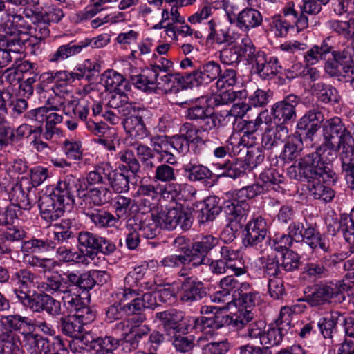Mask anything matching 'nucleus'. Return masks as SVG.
Masks as SVG:
<instances>
[{"label": "nucleus", "mask_w": 354, "mask_h": 354, "mask_svg": "<svg viewBox=\"0 0 354 354\" xmlns=\"http://www.w3.org/2000/svg\"><path fill=\"white\" fill-rule=\"evenodd\" d=\"M106 271L92 270L83 273L68 271L59 274L54 272L39 287L44 291L54 294L69 293L76 290L84 291L92 289L95 284L102 285L109 280Z\"/></svg>", "instance_id": "obj_1"}, {"label": "nucleus", "mask_w": 354, "mask_h": 354, "mask_svg": "<svg viewBox=\"0 0 354 354\" xmlns=\"http://www.w3.org/2000/svg\"><path fill=\"white\" fill-rule=\"evenodd\" d=\"M48 277L44 281L38 283V277L35 273L28 268L19 270L11 278V283L16 286L12 290V299H17L24 307L33 310H53V308H57V305L59 306V303L48 295L37 296V298H32L29 295L30 290L35 287L44 292L39 286L44 283Z\"/></svg>", "instance_id": "obj_2"}, {"label": "nucleus", "mask_w": 354, "mask_h": 354, "mask_svg": "<svg viewBox=\"0 0 354 354\" xmlns=\"http://www.w3.org/2000/svg\"><path fill=\"white\" fill-rule=\"evenodd\" d=\"M338 291L335 292L334 288L324 284H317L312 287H307L304 290V298L297 300L298 304L294 307L299 308H308L316 307L328 302L329 304L341 303L345 299L343 291H348L353 286L352 281L344 279L339 282Z\"/></svg>", "instance_id": "obj_3"}, {"label": "nucleus", "mask_w": 354, "mask_h": 354, "mask_svg": "<svg viewBox=\"0 0 354 354\" xmlns=\"http://www.w3.org/2000/svg\"><path fill=\"white\" fill-rule=\"evenodd\" d=\"M10 3L24 8L22 14H18L13 8L7 9L6 17H2V24L5 29H8L6 33L12 35L17 30L36 38V35L33 34V30H35L37 26V22L30 21V19L27 18L25 11L27 9L34 10L31 6L37 5L39 0H10Z\"/></svg>", "instance_id": "obj_4"}, {"label": "nucleus", "mask_w": 354, "mask_h": 354, "mask_svg": "<svg viewBox=\"0 0 354 354\" xmlns=\"http://www.w3.org/2000/svg\"><path fill=\"white\" fill-rule=\"evenodd\" d=\"M297 169L299 177L306 180L322 178L324 183L334 184L337 178L328 163L320 161L319 156L314 152L301 158Z\"/></svg>", "instance_id": "obj_5"}, {"label": "nucleus", "mask_w": 354, "mask_h": 354, "mask_svg": "<svg viewBox=\"0 0 354 354\" xmlns=\"http://www.w3.org/2000/svg\"><path fill=\"white\" fill-rule=\"evenodd\" d=\"M254 318L252 311H236L228 315L225 311H205V316H201L196 320L197 325L202 329L210 328L218 329L225 325L232 324L237 329L243 328Z\"/></svg>", "instance_id": "obj_6"}, {"label": "nucleus", "mask_w": 354, "mask_h": 354, "mask_svg": "<svg viewBox=\"0 0 354 354\" xmlns=\"http://www.w3.org/2000/svg\"><path fill=\"white\" fill-rule=\"evenodd\" d=\"M133 275L128 273L124 278V289L118 293L120 303L130 300V302L124 304L121 310H142L143 308L153 309L156 305V297L151 292L145 293L141 297H136L138 293L133 287L139 286Z\"/></svg>", "instance_id": "obj_7"}, {"label": "nucleus", "mask_w": 354, "mask_h": 354, "mask_svg": "<svg viewBox=\"0 0 354 354\" xmlns=\"http://www.w3.org/2000/svg\"><path fill=\"white\" fill-rule=\"evenodd\" d=\"M77 241L79 253L84 255V259L86 257L93 259L98 252L109 255L116 249L110 240L88 231L79 232Z\"/></svg>", "instance_id": "obj_8"}, {"label": "nucleus", "mask_w": 354, "mask_h": 354, "mask_svg": "<svg viewBox=\"0 0 354 354\" xmlns=\"http://www.w3.org/2000/svg\"><path fill=\"white\" fill-rule=\"evenodd\" d=\"M27 18L30 21L37 22L33 34L36 35V39L42 40L46 38L50 34L48 26L50 23H58L64 16L63 10L54 6H49L41 10L35 8V10L27 9L25 11Z\"/></svg>", "instance_id": "obj_9"}, {"label": "nucleus", "mask_w": 354, "mask_h": 354, "mask_svg": "<svg viewBox=\"0 0 354 354\" xmlns=\"http://www.w3.org/2000/svg\"><path fill=\"white\" fill-rule=\"evenodd\" d=\"M155 221L159 224L160 228L167 230H172L179 226L180 229L186 231L192 225L191 214L178 207H170L157 211L155 213Z\"/></svg>", "instance_id": "obj_10"}, {"label": "nucleus", "mask_w": 354, "mask_h": 354, "mask_svg": "<svg viewBox=\"0 0 354 354\" xmlns=\"http://www.w3.org/2000/svg\"><path fill=\"white\" fill-rule=\"evenodd\" d=\"M38 202L41 217L47 224L57 221L63 216L66 209L72 208L53 189L49 194L41 196Z\"/></svg>", "instance_id": "obj_11"}, {"label": "nucleus", "mask_w": 354, "mask_h": 354, "mask_svg": "<svg viewBox=\"0 0 354 354\" xmlns=\"http://www.w3.org/2000/svg\"><path fill=\"white\" fill-rule=\"evenodd\" d=\"M148 113L149 111L147 109L136 104L122 115L124 129L131 137L138 140H142L147 137L149 132L143 118Z\"/></svg>", "instance_id": "obj_12"}, {"label": "nucleus", "mask_w": 354, "mask_h": 354, "mask_svg": "<svg viewBox=\"0 0 354 354\" xmlns=\"http://www.w3.org/2000/svg\"><path fill=\"white\" fill-rule=\"evenodd\" d=\"M87 186L84 178L73 174H68L60 179L53 189L57 195L72 207L75 203V197L83 198L82 194L86 191Z\"/></svg>", "instance_id": "obj_13"}, {"label": "nucleus", "mask_w": 354, "mask_h": 354, "mask_svg": "<svg viewBox=\"0 0 354 354\" xmlns=\"http://www.w3.org/2000/svg\"><path fill=\"white\" fill-rule=\"evenodd\" d=\"M322 9L321 3L317 0H302V5L300 6L301 12H297L292 2L288 3L283 10L285 17H292L294 24L298 31L303 30L308 26V18L306 14L316 15Z\"/></svg>", "instance_id": "obj_14"}, {"label": "nucleus", "mask_w": 354, "mask_h": 354, "mask_svg": "<svg viewBox=\"0 0 354 354\" xmlns=\"http://www.w3.org/2000/svg\"><path fill=\"white\" fill-rule=\"evenodd\" d=\"M221 68L218 63L209 61L193 71L185 73V84L187 86H198L207 84L218 77Z\"/></svg>", "instance_id": "obj_15"}, {"label": "nucleus", "mask_w": 354, "mask_h": 354, "mask_svg": "<svg viewBox=\"0 0 354 354\" xmlns=\"http://www.w3.org/2000/svg\"><path fill=\"white\" fill-rule=\"evenodd\" d=\"M168 163H162L156 167L153 180L156 182L169 183L167 188L169 192H174L175 196L180 194L181 189L188 191V194L191 197H194L196 194V190L192 185L187 183L179 184L176 183L177 176L175 169Z\"/></svg>", "instance_id": "obj_16"}, {"label": "nucleus", "mask_w": 354, "mask_h": 354, "mask_svg": "<svg viewBox=\"0 0 354 354\" xmlns=\"http://www.w3.org/2000/svg\"><path fill=\"white\" fill-rule=\"evenodd\" d=\"M243 243L245 247H256L268 237L269 226L261 216L253 218L245 226Z\"/></svg>", "instance_id": "obj_17"}, {"label": "nucleus", "mask_w": 354, "mask_h": 354, "mask_svg": "<svg viewBox=\"0 0 354 354\" xmlns=\"http://www.w3.org/2000/svg\"><path fill=\"white\" fill-rule=\"evenodd\" d=\"M301 97L295 94H289L282 100L274 103L271 109V113L274 118L281 122L288 124L297 118V106L301 102Z\"/></svg>", "instance_id": "obj_18"}, {"label": "nucleus", "mask_w": 354, "mask_h": 354, "mask_svg": "<svg viewBox=\"0 0 354 354\" xmlns=\"http://www.w3.org/2000/svg\"><path fill=\"white\" fill-rule=\"evenodd\" d=\"M24 338L27 344L34 349L31 354H68L60 339L51 342L47 338L32 333H27Z\"/></svg>", "instance_id": "obj_19"}, {"label": "nucleus", "mask_w": 354, "mask_h": 354, "mask_svg": "<svg viewBox=\"0 0 354 354\" xmlns=\"http://www.w3.org/2000/svg\"><path fill=\"white\" fill-rule=\"evenodd\" d=\"M324 120V114L318 107H314L308 110L298 120L297 129L302 131L304 140L313 141L321 128V124Z\"/></svg>", "instance_id": "obj_20"}, {"label": "nucleus", "mask_w": 354, "mask_h": 354, "mask_svg": "<svg viewBox=\"0 0 354 354\" xmlns=\"http://www.w3.org/2000/svg\"><path fill=\"white\" fill-rule=\"evenodd\" d=\"M348 129L340 118L327 120L323 125L324 141L342 146L346 143Z\"/></svg>", "instance_id": "obj_21"}, {"label": "nucleus", "mask_w": 354, "mask_h": 354, "mask_svg": "<svg viewBox=\"0 0 354 354\" xmlns=\"http://www.w3.org/2000/svg\"><path fill=\"white\" fill-rule=\"evenodd\" d=\"M218 239L212 235L203 236L200 240L194 242L189 252L192 254V265L197 266L205 264L206 261H209L207 259V254L218 245Z\"/></svg>", "instance_id": "obj_22"}, {"label": "nucleus", "mask_w": 354, "mask_h": 354, "mask_svg": "<svg viewBox=\"0 0 354 354\" xmlns=\"http://www.w3.org/2000/svg\"><path fill=\"white\" fill-rule=\"evenodd\" d=\"M83 214L97 229L113 227L118 221V218L108 210L91 205L83 207Z\"/></svg>", "instance_id": "obj_23"}, {"label": "nucleus", "mask_w": 354, "mask_h": 354, "mask_svg": "<svg viewBox=\"0 0 354 354\" xmlns=\"http://www.w3.org/2000/svg\"><path fill=\"white\" fill-rule=\"evenodd\" d=\"M288 138V129L283 124L268 126L262 134L261 147L273 150L281 146Z\"/></svg>", "instance_id": "obj_24"}, {"label": "nucleus", "mask_w": 354, "mask_h": 354, "mask_svg": "<svg viewBox=\"0 0 354 354\" xmlns=\"http://www.w3.org/2000/svg\"><path fill=\"white\" fill-rule=\"evenodd\" d=\"M248 199L243 187L235 190L232 194V198L225 201L223 203L224 213L246 219L247 214L250 209V205L247 203Z\"/></svg>", "instance_id": "obj_25"}, {"label": "nucleus", "mask_w": 354, "mask_h": 354, "mask_svg": "<svg viewBox=\"0 0 354 354\" xmlns=\"http://www.w3.org/2000/svg\"><path fill=\"white\" fill-rule=\"evenodd\" d=\"M80 312L81 314L68 315L61 318L63 333L73 339L79 337L83 331V326L88 323L93 316V311H86L87 317L83 314L84 311Z\"/></svg>", "instance_id": "obj_26"}, {"label": "nucleus", "mask_w": 354, "mask_h": 354, "mask_svg": "<svg viewBox=\"0 0 354 354\" xmlns=\"http://www.w3.org/2000/svg\"><path fill=\"white\" fill-rule=\"evenodd\" d=\"M281 68L277 57L268 58L264 52L259 53L255 62L252 64L253 71L262 79H270L277 75Z\"/></svg>", "instance_id": "obj_27"}, {"label": "nucleus", "mask_w": 354, "mask_h": 354, "mask_svg": "<svg viewBox=\"0 0 354 354\" xmlns=\"http://www.w3.org/2000/svg\"><path fill=\"white\" fill-rule=\"evenodd\" d=\"M156 317L160 320L166 335L169 337L176 333H183L184 326L182 324L184 315L178 311H160Z\"/></svg>", "instance_id": "obj_28"}, {"label": "nucleus", "mask_w": 354, "mask_h": 354, "mask_svg": "<svg viewBox=\"0 0 354 354\" xmlns=\"http://www.w3.org/2000/svg\"><path fill=\"white\" fill-rule=\"evenodd\" d=\"M328 231L333 235L341 232L348 243L354 242V207L350 215H342L339 219L333 220L328 225Z\"/></svg>", "instance_id": "obj_29"}, {"label": "nucleus", "mask_w": 354, "mask_h": 354, "mask_svg": "<svg viewBox=\"0 0 354 354\" xmlns=\"http://www.w3.org/2000/svg\"><path fill=\"white\" fill-rule=\"evenodd\" d=\"M351 67L352 66L335 50L332 53V58L326 61L324 70L329 77L342 81L346 78V74L349 73Z\"/></svg>", "instance_id": "obj_30"}, {"label": "nucleus", "mask_w": 354, "mask_h": 354, "mask_svg": "<svg viewBox=\"0 0 354 354\" xmlns=\"http://www.w3.org/2000/svg\"><path fill=\"white\" fill-rule=\"evenodd\" d=\"M151 142L153 150L159 155L161 162L170 165L176 163V158L172 152L171 137L156 136L151 138Z\"/></svg>", "instance_id": "obj_31"}, {"label": "nucleus", "mask_w": 354, "mask_h": 354, "mask_svg": "<svg viewBox=\"0 0 354 354\" xmlns=\"http://www.w3.org/2000/svg\"><path fill=\"white\" fill-rule=\"evenodd\" d=\"M263 24V15L259 10L246 8L237 15L236 26L243 31H249Z\"/></svg>", "instance_id": "obj_32"}, {"label": "nucleus", "mask_w": 354, "mask_h": 354, "mask_svg": "<svg viewBox=\"0 0 354 354\" xmlns=\"http://www.w3.org/2000/svg\"><path fill=\"white\" fill-rule=\"evenodd\" d=\"M261 264V268L265 276L269 277L281 278L283 275L280 260L277 254L272 250H270L266 254H263L259 259Z\"/></svg>", "instance_id": "obj_33"}, {"label": "nucleus", "mask_w": 354, "mask_h": 354, "mask_svg": "<svg viewBox=\"0 0 354 354\" xmlns=\"http://www.w3.org/2000/svg\"><path fill=\"white\" fill-rule=\"evenodd\" d=\"M330 39L329 37H326L319 45H314L306 53L304 60L306 65H314L319 60H325L329 53L332 54L333 51L336 50L329 44Z\"/></svg>", "instance_id": "obj_34"}, {"label": "nucleus", "mask_w": 354, "mask_h": 354, "mask_svg": "<svg viewBox=\"0 0 354 354\" xmlns=\"http://www.w3.org/2000/svg\"><path fill=\"white\" fill-rule=\"evenodd\" d=\"M183 293L180 299L183 302H192L200 299L205 294L203 284L197 281L192 277H187L181 285Z\"/></svg>", "instance_id": "obj_35"}, {"label": "nucleus", "mask_w": 354, "mask_h": 354, "mask_svg": "<svg viewBox=\"0 0 354 354\" xmlns=\"http://www.w3.org/2000/svg\"><path fill=\"white\" fill-rule=\"evenodd\" d=\"M21 342L17 334L12 330L0 333V354H22Z\"/></svg>", "instance_id": "obj_36"}, {"label": "nucleus", "mask_w": 354, "mask_h": 354, "mask_svg": "<svg viewBox=\"0 0 354 354\" xmlns=\"http://www.w3.org/2000/svg\"><path fill=\"white\" fill-rule=\"evenodd\" d=\"M307 181L309 194L315 199L328 202L334 198L335 192L330 187V184L324 183L322 178Z\"/></svg>", "instance_id": "obj_37"}, {"label": "nucleus", "mask_w": 354, "mask_h": 354, "mask_svg": "<svg viewBox=\"0 0 354 354\" xmlns=\"http://www.w3.org/2000/svg\"><path fill=\"white\" fill-rule=\"evenodd\" d=\"M82 196L86 203L88 202L89 205L100 206L109 203L113 198V194L110 188L99 186L85 191Z\"/></svg>", "instance_id": "obj_38"}, {"label": "nucleus", "mask_w": 354, "mask_h": 354, "mask_svg": "<svg viewBox=\"0 0 354 354\" xmlns=\"http://www.w3.org/2000/svg\"><path fill=\"white\" fill-rule=\"evenodd\" d=\"M55 242L46 239L32 238L22 242L21 250L23 254L50 252L55 249Z\"/></svg>", "instance_id": "obj_39"}, {"label": "nucleus", "mask_w": 354, "mask_h": 354, "mask_svg": "<svg viewBox=\"0 0 354 354\" xmlns=\"http://www.w3.org/2000/svg\"><path fill=\"white\" fill-rule=\"evenodd\" d=\"M288 138L280 158L286 162H290L300 155L303 149V138L301 133H295Z\"/></svg>", "instance_id": "obj_40"}, {"label": "nucleus", "mask_w": 354, "mask_h": 354, "mask_svg": "<svg viewBox=\"0 0 354 354\" xmlns=\"http://www.w3.org/2000/svg\"><path fill=\"white\" fill-rule=\"evenodd\" d=\"M311 88L318 100L324 104H335L339 102L338 91L330 84L317 82L314 84Z\"/></svg>", "instance_id": "obj_41"}, {"label": "nucleus", "mask_w": 354, "mask_h": 354, "mask_svg": "<svg viewBox=\"0 0 354 354\" xmlns=\"http://www.w3.org/2000/svg\"><path fill=\"white\" fill-rule=\"evenodd\" d=\"M185 177L190 182L202 181L212 177V171L205 166L189 162L183 165Z\"/></svg>", "instance_id": "obj_42"}, {"label": "nucleus", "mask_w": 354, "mask_h": 354, "mask_svg": "<svg viewBox=\"0 0 354 354\" xmlns=\"http://www.w3.org/2000/svg\"><path fill=\"white\" fill-rule=\"evenodd\" d=\"M204 204L205 206L201 209L198 216L200 223L214 221L223 209L220 205V199L215 196L207 197Z\"/></svg>", "instance_id": "obj_43"}, {"label": "nucleus", "mask_w": 354, "mask_h": 354, "mask_svg": "<svg viewBox=\"0 0 354 354\" xmlns=\"http://www.w3.org/2000/svg\"><path fill=\"white\" fill-rule=\"evenodd\" d=\"M82 49L83 46L80 42L76 44L75 41H71L59 46L54 53L50 54L48 59L50 62H61L78 54Z\"/></svg>", "instance_id": "obj_44"}, {"label": "nucleus", "mask_w": 354, "mask_h": 354, "mask_svg": "<svg viewBox=\"0 0 354 354\" xmlns=\"http://www.w3.org/2000/svg\"><path fill=\"white\" fill-rule=\"evenodd\" d=\"M136 104L135 102H129L127 94L121 90L112 93L107 103L109 107L117 110L121 116Z\"/></svg>", "instance_id": "obj_45"}, {"label": "nucleus", "mask_w": 354, "mask_h": 354, "mask_svg": "<svg viewBox=\"0 0 354 354\" xmlns=\"http://www.w3.org/2000/svg\"><path fill=\"white\" fill-rule=\"evenodd\" d=\"M119 169L122 170V167L120 166ZM108 181L110 187L115 193H124L129 190V177L121 171L109 169Z\"/></svg>", "instance_id": "obj_46"}, {"label": "nucleus", "mask_w": 354, "mask_h": 354, "mask_svg": "<svg viewBox=\"0 0 354 354\" xmlns=\"http://www.w3.org/2000/svg\"><path fill=\"white\" fill-rule=\"evenodd\" d=\"M227 224L221 233V236L225 243L232 242L236 237L238 232L242 228L246 219L234 216L225 214Z\"/></svg>", "instance_id": "obj_47"}, {"label": "nucleus", "mask_w": 354, "mask_h": 354, "mask_svg": "<svg viewBox=\"0 0 354 354\" xmlns=\"http://www.w3.org/2000/svg\"><path fill=\"white\" fill-rule=\"evenodd\" d=\"M305 235L304 242L312 249L320 248L324 252H330V246L328 241L314 227H308L304 234Z\"/></svg>", "instance_id": "obj_48"}, {"label": "nucleus", "mask_w": 354, "mask_h": 354, "mask_svg": "<svg viewBox=\"0 0 354 354\" xmlns=\"http://www.w3.org/2000/svg\"><path fill=\"white\" fill-rule=\"evenodd\" d=\"M260 179L263 185L264 190L272 189L280 192L283 191L281 183L283 182V176H281L274 169L270 168L265 170L260 174Z\"/></svg>", "instance_id": "obj_49"}, {"label": "nucleus", "mask_w": 354, "mask_h": 354, "mask_svg": "<svg viewBox=\"0 0 354 354\" xmlns=\"http://www.w3.org/2000/svg\"><path fill=\"white\" fill-rule=\"evenodd\" d=\"M236 46L241 59L243 58L249 64H253L257 57V54L263 53V51L257 50L252 41L247 36L242 38L241 43Z\"/></svg>", "instance_id": "obj_50"}, {"label": "nucleus", "mask_w": 354, "mask_h": 354, "mask_svg": "<svg viewBox=\"0 0 354 354\" xmlns=\"http://www.w3.org/2000/svg\"><path fill=\"white\" fill-rule=\"evenodd\" d=\"M209 32L206 38L207 45H213L214 44H223L225 43H232V37L228 32L218 29L213 20L208 22Z\"/></svg>", "instance_id": "obj_51"}, {"label": "nucleus", "mask_w": 354, "mask_h": 354, "mask_svg": "<svg viewBox=\"0 0 354 354\" xmlns=\"http://www.w3.org/2000/svg\"><path fill=\"white\" fill-rule=\"evenodd\" d=\"M328 26L333 32L344 38L354 37V18H349L346 21L330 20Z\"/></svg>", "instance_id": "obj_52"}, {"label": "nucleus", "mask_w": 354, "mask_h": 354, "mask_svg": "<svg viewBox=\"0 0 354 354\" xmlns=\"http://www.w3.org/2000/svg\"><path fill=\"white\" fill-rule=\"evenodd\" d=\"M10 200L12 203L10 205H15L19 209V214L21 213V209H30L31 204L28 198V195L24 192L21 186L13 187L9 194Z\"/></svg>", "instance_id": "obj_53"}, {"label": "nucleus", "mask_w": 354, "mask_h": 354, "mask_svg": "<svg viewBox=\"0 0 354 354\" xmlns=\"http://www.w3.org/2000/svg\"><path fill=\"white\" fill-rule=\"evenodd\" d=\"M109 167L108 165H98L95 169L88 173L86 176V182L91 186L100 185L106 184L108 180Z\"/></svg>", "instance_id": "obj_54"}, {"label": "nucleus", "mask_w": 354, "mask_h": 354, "mask_svg": "<svg viewBox=\"0 0 354 354\" xmlns=\"http://www.w3.org/2000/svg\"><path fill=\"white\" fill-rule=\"evenodd\" d=\"M138 225L140 234L148 239L155 238L160 232L159 224L155 221V213H152L150 217L140 221Z\"/></svg>", "instance_id": "obj_55"}, {"label": "nucleus", "mask_w": 354, "mask_h": 354, "mask_svg": "<svg viewBox=\"0 0 354 354\" xmlns=\"http://www.w3.org/2000/svg\"><path fill=\"white\" fill-rule=\"evenodd\" d=\"M287 334L278 326L269 328L261 337V344L266 348L279 345Z\"/></svg>", "instance_id": "obj_56"}, {"label": "nucleus", "mask_w": 354, "mask_h": 354, "mask_svg": "<svg viewBox=\"0 0 354 354\" xmlns=\"http://www.w3.org/2000/svg\"><path fill=\"white\" fill-rule=\"evenodd\" d=\"M342 146L324 141V143L315 151L320 161L328 163L331 168V162L337 157V151Z\"/></svg>", "instance_id": "obj_57"}, {"label": "nucleus", "mask_w": 354, "mask_h": 354, "mask_svg": "<svg viewBox=\"0 0 354 354\" xmlns=\"http://www.w3.org/2000/svg\"><path fill=\"white\" fill-rule=\"evenodd\" d=\"M248 145L250 147H247L246 156L243 161L245 167L248 170H252L263 162L265 155L259 147H253L252 142Z\"/></svg>", "instance_id": "obj_58"}, {"label": "nucleus", "mask_w": 354, "mask_h": 354, "mask_svg": "<svg viewBox=\"0 0 354 354\" xmlns=\"http://www.w3.org/2000/svg\"><path fill=\"white\" fill-rule=\"evenodd\" d=\"M170 341L176 350L180 353H187L194 348L195 346L193 335H185L183 333H176V335L170 336Z\"/></svg>", "instance_id": "obj_59"}, {"label": "nucleus", "mask_w": 354, "mask_h": 354, "mask_svg": "<svg viewBox=\"0 0 354 354\" xmlns=\"http://www.w3.org/2000/svg\"><path fill=\"white\" fill-rule=\"evenodd\" d=\"M294 243L295 242L288 233L275 234L272 239L269 238L268 239V244L271 248L270 250L274 252H278L281 253L286 250H290V248L292 246Z\"/></svg>", "instance_id": "obj_60"}, {"label": "nucleus", "mask_w": 354, "mask_h": 354, "mask_svg": "<svg viewBox=\"0 0 354 354\" xmlns=\"http://www.w3.org/2000/svg\"><path fill=\"white\" fill-rule=\"evenodd\" d=\"M15 130L6 118L0 113V150L14 141Z\"/></svg>", "instance_id": "obj_61"}, {"label": "nucleus", "mask_w": 354, "mask_h": 354, "mask_svg": "<svg viewBox=\"0 0 354 354\" xmlns=\"http://www.w3.org/2000/svg\"><path fill=\"white\" fill-rule=\"evenodd\" d=\"M56 258L63 263H76L84 261V255L78 252H73L66 246H59L55 252Z\"/></svg>", "instance_id": "obj_62"}, {"label": "nucleus", "mask_w": 354, "mask_h": 354, "mask_svg": "<svg viewBox=\"0 0 354 354\" xmlns=\"http://www.w3.org/2000/svg\"><path fill=\"white\" fill-rule=\"evenodd\" d=\"M281 267L282 272H292L299 268L300 265L299 257L292 250L281 252Z\"/></svg>", "instance_id": "obj_63"}, {"label": "nucleus", "mask_w": 354, "mask_h": 354, "mask_svg": "<svg viewBox=\"0 0 354 354\" xmlns=\"http://www.w3.org/2000/svg\"><path fill=\"white\" fill-rule=\"evenodd\" d=\"M221 168L224 169L223 176L233 179L243 176L248 169L245 167L243 160H237L235 162H225L221 166Z\"/></svg>", "instance_id": "obj_64"}]
</instances>
